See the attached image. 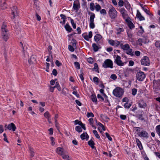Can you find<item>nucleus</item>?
Here are the masks:
<instances>
[{"label":"nucleus","instance_id":"nucleus-1","mask_svg":"<svg viewBox=\"0 0 160 160\" xmlns=\"http://www.w3.org/2000/svg\"><path fill=\"white\" fill-rule=\"evenodd\" d=\"M7 27V25L3 23L1 27L2 38L5 41H7L9 38L8 30L6 28Z\"/></svg>","mask_w":160,"mask_h":160},{"label":"nucleus","instance_id":"nucleus-2","mask_svg":"<svg viewBox=\"0 0 160 160\" xmlns=\"http://www.w3.org/2000/svg\"><path fill=\"white\" fill-rule=\"evenodd\" d=\"M124 90L120 87H117L113 91V95L116 97L121 98L123 94Z\"/></svg>","mask_w":160,"mask_h":160},{"label":"nucleus","instance_id":"nucleus-3","mask_svg":"<svg viewBox=\"0 0 160 160\" xmlns=\"http://www.w3.org/2000/svg\"><path fill=\"white\" fill-rule=\"evenodd\" d=\"M108 14L110 17L112 19L115 18L117 16V12L115 8L112 6L109 8Z\"/></svg>","mask_w":160,"mask_h":160},{"label":"nucleus","instance_id":"nucleus-4","mask_svg":"<svg viewBox=\"0 0 160 160\" xmlns=\"http://www.w3.org/2000/svg\"><path fill=\"white\" fill-rule=\"evenodd\" d=\"M102 66L106 68H113L112 62L109 59H106L104 62Z\"/></svg>","mask_w":160,"mask_h":160},{"label":"nucleus","instance_id":"nucleus-5","mask_svg":"<svg viewBox=\"0 0 160 160\" xmlns=\"http://www.w3.org/2000/svg\"><path fill=\"white\" fill-rule=\"evenodd\" d=\"M114 62L118 65L122 66L124 65V63L121 60V58L120 56L114 55Z\"/></svg>","mask_w":160,"mask_h":160},{"label":"nucleus","instance_id":"nucleus-6","mask_svg":"<svg viewBox=\"0 0 160 160\" xmlns=\"http://www.w3.org/2000/svg\"><path fill=\"white\" fill-rule=\"evenodd\" d=\"M136 79L139 81H143L146 77V75L144 72L140 71L138 72L136 74Z\"/></svg>","mask_w":160,"mask_h":160},{"label":"nucleus","instance_id":"nucleus-7","mask_svg":"<svg viewBox=\"0 0 160 160\" xmlns=\"http://www.w3.org/2000/svg\"><path fill=\"white\" fill-rule=\"evenodd\" d=\"M141 64L142 65L146 66H148L150 63L149 58L147 56H144L141 61Z\"/></svg>","mask_w":160,"mask_h":160},{"label":"nucleus","instance_id":"nucleus-8","mask_svg":"<svg viewBox=\"0 0 160 160\" xmlns=\"http://www.w3.org/2000/svg\"><path fill=\"white\" fill-rule=\"evenodd\" d=\"M119 10L122 16L124 19H125V20L126 19H128L129 17L127 14V12L124 8H120L119 9Z\"/></svg>","mask_w":160,"mask_h":160},{"label":"nucleus","instance_id":"nucleus-9","mask_svg":"<svg viewBox=\"0 0 160 160\" xmlns=\"http://www.w3.org/2000/svg\"><path fill=\"white\" fill-rule=\"evenodd\" d=\"M13 18L18 16V10L16 6H13L11 8Z\"/></svg>","mask_w":160,"mask_h":160},{"label":"nucleus","instance_id":"nucleus-10","mask_svg":"<svg viewBox=\"0 0 160 160\" xmlns=\"http://www.w3.org/2000/svg\"><path fill=\"white\" fill-rule=\"evenodd\" d=\"M5 128H6L5 130H6V129L7 128L9 130L12 129L13 131H15L16 129V126L15 124L13 123H11L10 124H8V126H7V125H5Z\"/></svg>","mask_w":160,"mask_h":160},{"label":"nucleus","instance_id":"nucleus-11","mask_svg":"<svg viewBox=\"0 0 160 160\" xmlns=\"http://www.w3.org/2000/svg\"><path fill=\"white\" fill-rule=\"evenodd\" d=\"M138 135L140 137L144 138H148V133L145 131H142L140 132H139L138 133Z\"/></svg>","mask_w":160,"mask_h":160},{"label":"nucleus","instance_id":"nucleus-12","mask_svg":"<svg viewBox=\"0 0 160 160\" xmlns=\"http://www.w3.org/2000/svg\"><path fill=\"white\" fill-rule=\"evenodd\" d=\"M108 42L111 45L116 47H118L121 44L120 42L116 40H109L108 41Z\"/></svg>","mask_w":160,"mask_h":160},{"label":"nucleus","instance_id":"nucleus-13","mask_svg":"<svg viewBox=\"0 0 160 160\" xmlns=\"http://www.w3.org/2000/svg\"><path fill=\"white\" fill-rule=\"evenodd\" d=\"M153 86L157 90H160V80L153 81Z\"/></svg>","mask_w":160,"mask_h":160},{"label":"nucleus","instance_id":"nucleus-14","mask_svg":"<svg viewBox=\"0 0 160 160\" xmlns=\"http://www.w3.org/2000/svg\"><path fill=\"white\" fill-rule=\"evenodd\" d=\"M138 104L139 107L141 108H145L147 106L146 103L143 100H139L138 102Z\"/></svg>","mask_w":160,"mask_h":160},{"label":"nucleus","instance_id":"nucleus-15","mask_svg":"<svg viewBox=\"0 0 160 160\" xmlns=\"http://www.w3.org/2000/svg\"><path fill=\"white\" fill-rule=\"evenodd\" d=\"M57 153L60 155H62L64 153H66V152L64 148L61 147H58L56 149Z\"/></svg>","mask_w":160,"mask_h":160},{"label":"nucleus","instance_id":"nucleus-16","mask_svg":"<svg viewBox=\"0 0 160 160\" xmlns=\"http://www.w3.org/2000/svg\"><path fill=\"white\" fill-rule=\"evenodd\" d=\"M36 57L35 56H32L28 60V62L30 64L35 63L36 62Z\"/></svg>","mask_w":160,"mask_h":160},{"label":"nucleus","instance_id":"nucleus-17","mask_svg":"<svg viewBox=\"0 0 160 160\" xmlns=\"http://www.w3.org/2000/svg\"><path fill=\"white\" fill-rule=\"evenodd\" d=\"M130 18H128V19H126V21L128 23V24L129 28L131 29H132L135 26L131 22V21L130 20Z\"/></svg>","mask_w":160,"mask_h":160},{"label":"nucleus","instance_id":"nucleus-18","mask_svg":"<svg viewBox=\"0 0 160 160\" xmlns=\"http://www.w3.org/2000/svg\"><path fill=\"white\" fill-rule=\"evenodd\" d=\"M128 48L125 50L126 51V53L131 56H133L134 54L132 49L131 48L130 46Z\"/></svg>","mask_w":160,"mask_h":160},{"label":"nucleus","instance_id":"nucleus-19","mask_svg":"<svg viewBox=\"0 0 160 160\" xmlns=\"http://www.w3.org/2000/svg\"><path fill=\"white\" fill-rule=\"evenodd\" d=\"M120 46L121 48L124 51H125L127 49L129 48H128L130 46L129 45L128 43L125 44L121 43Z\"/></svg>","mask_w":160,"mask_h":160},{"label":"nucleus","instance_id":"nucleus-20","mask_svg":"<svg viewBox=\"0 0 160 160\" xmlns=\"http://www.w3.org/2000/svg\"><path fill=\"white\" fill-rule=\"evenodd\" d=\"M80 137L82 140H84L85 139H86V140H87L89 138V136L87 133L86 132L82 134L80 136Z\"/></svg>","mask_w":160,"mask_h":160},{"label":"nucleus","instance_id":"nucleus-21","mask_svg":"<svg viewBox=\"0 0 160 160\" xmlns=\"http://www.w3.org/2000/svg\"><path fill=\"white\" fill-rule=\"evenodd\" d=\"M136 141L137 144L140 150H142L143 149V147L142 146L141 143L140 141L137 138H136Z\"/></svg>","mask_w":160,"mask_h":160},{"label":"nucleus","instance_id":"nucleus-22","mask_svg":"<svg viewBox=\"0 0 160 160\" xmlns=\"http://www.w3.org/2000/svg\"><path fill=\"white\" fill-rule=\"evenodd\" d=\"M102 37L100 34H97L94 36V40L96 42H98L102 38Z\"/></svg>","mask_w":160,"mask_h":160},{"label":"nucleus","instance_id":"nucleus-23","mask_svg":"<svg viewBox=\"0 0 160 160\" xmlns=\"http://www.w3.org/2000/svg\"><path fill=\"white\" fill-rule=\"evenodd\" d=\"M100 117L105 122H108L109 120V118L106 115L103 114H101Z\"/></svg>","mask_w":160,"mask_h":160},{"label":"nucleus","instance_id":"nucleus-24","mask_svg":"<svg viewBox=\"0 0 160 160\" xmlns=\"http://www.w3.org/2000/svg\"><path fill=\"white\" fill-rule=\"evenodd\" d=\"M137 17L140 21L143 20L145 19L141 15L140 13L138 11L137 14Z\"/></svg>","mask_w":160,"mask_h":160},{"label":"nucleus","instance_id":"nucleus-25","mask_svg":"<svg viewBox=\"0 0 160 160\" xmlns=\"http://www.w3.org/2000/svg\"><path fill=\"white\" fill-rule=\"evenodd\" d=\"M88 144L92 148L94 149L95 148V150H96V148L94 147V142L91 139L89 140L88 142Z\"/></svg>","mask_w":160,"mask_h":160},{"label":"nucleus","instance_id":"nucleus-26","mask_svg":"<svg viewBox=\"0 0 160 160\" xmlns=\"http://www.w3.org/2000/svg\"><path fill=\"white\" fill-rule=\"evenodd\" d=\"M65 28L66 30L69 32H71L72 30V29L68 23H67L65 25Z\"/></svg>","mask_w":160,"mask_h":160},{"label":"nucleus","instance_id":"nucleus-27","mask_svg":"<svg viewBox=\"0 0 160 160\" xmlns=\"http://www.w3.org/2000/svg\"><path fill=\"white\" fill-rule=\"evenodd\" d=\"M89 14L91 15L90 18V22H94V19L95 18V15L93 12L89 13Z\"/></svg>","mask_w":160,"mask_h":160},{"label":"nucleus","instance_id":"nucleus-28","mask_svg":"<svg viewBox=\"0 0 160 160\" xmlns=\"http://www.w3.org/2000/svg\"><path fill=\"white\" fill-rule=\"evenodd\" d=\"M88 121H89V123L90 124L91 126H92V127L96 129V127L95 126H94V125H93V124L94 122H93V118H89L88 120Z\"/></svg>","mask_w":160,"mask_h":160},{"label":"nucleus","instance_id":"nucleus-29","mask_svg":"<svg viewBox=\"0 0 160 160\" xmlns=\"http://www.w3.org/2000/svg\"><path fill=\"white\" fill-rule=\"evenodd\" d=\"M92 47H93V50L94 52H97L99 49V48L95 43H93L92 44Z\"/></svg>","mask_w":160,"mask_h":160},{"label":"nucleus","instance_id":"nucleus-30","mask_svg":"<svg viewBox=\"0 0 160 160\" xmlns=\"http://www.w3.org/2000/svg\"><path fill=\"white\" fill-rule=\"evenodd\" d=\"M44 116L45 118H47L48 121H49V119L50 117V115L49 114V113L47 111L44 114Z\"/></svg>","mask_w":160,"mask_h":160},{"label":"nucleus","instance_id":"nucleus-31","mask_svg":"<svg viewBox=\"0 0 160 160\" xmlns=\"http://www.w3.org/2000/svg\"><path fill=\"white\" fill-rule=\"evenodd\" d=\"M91 98L93 102H97V99L95 95L92 94L91 95Z\"/></svg>","mask_w":160,"mask_h":160},{"label":"nucleus","instance_id":"nucleus-32","mask_svg":"<svg viewBox=\"0 0 160 160\" xmlns=\"http://www.w3.org/2000/svg\"><path fill=\"white\" fill-rule=\"evenodd\" d=\"M67 152H66V153H64L63 154L62 156V158L65 160H66L68 158H69V155L68 154H67Z\"/></svg>","mask_w":160,"mask_h":160},{"label":"nucleus","instance_id":"nucleus-33","mask_svg":"<svg viewBox=\"0 0 160 160\" xmlns=\"http://www.w3.org/2000/svg\"><path fill=\"white\" fill-rule=\"evenodd\" d=\"M29 150L30 153V156L32 157L34 155V152L33 149L30 147L29 148Z\"/></svg>","mask_w":160,"mask_h":160},{"label":"nucleus","instance_id":"nucleus-34","mask_svg":"<svg viewBox=\"0 0 160 160\" xmlns=\"http://www.w3.org/2000/svg\"><path fill=\"white\" fill-rule=\"evenodd\" d=\"M99 79L97 77H95L93 78V81L95 83H96L97 84H98L99 82Z\"/></svg>","mask_w":160,"mask_h":160},{"label":"nucleus","instance_id":"nucleus-35","mask_svg":"<svg viewBox=\"0 0 160 160\" xmlns=\"http://www.w3.org/2000/svg\"><path fill=\"white\" fill-rule=\"evenodd\" d=\"M54 87L55 88H57L59 91H61V88L58 82H56L55 85Z\"/></svg>","mask_w":160,"mask_h":160},{"label":"nucleus","instance_id":"nucleus-36","mask_svg":"<svg viewBox=\"0 0 160 160\" xmlns=\"http://www.w3.org/2000/svg\"><path fill=\"white\" fill-rule=\"evenodd\" d=\"M144 42L143 40L142 39L139 38V39L137 42L138 44L142 46V42Z\"/></svg>","mask_w":160,"mask_h":160},{"label":"nucleus","instance_id":"nucleus-37","mask_svg":"<svg viewBox=\"0 0 160 160\" xmlns=\"http://www.w3.org/2000/svg\"><path fill=\"white\" fill-rule=\"evenodd\" d=\"M93 132L97 138L99 139L100 138V137L96 130H93Z\"/></svg>","mask_w":160,"mask_h":160},{"label":"nucleus","instance_id":"nucleus-38","mask_svg":"<svg viewBox=\"0 0 160 160\" xmlns=\"http://www.w3.org/2000/svg\"><path fill=\"white\" fill-rule=\"evenodd\" d=\"M82 37L86 40L88 41L89 38L88 35L86 33H83L82 35Z\"/></svg>","mask_w":160,"mask_h":160},{"label":"nucleus","instance_id":"nucleus-39","mask_svg":"<svg viewBox=\"0 0 160 160\" xmlns=\"http://www.w3.org/2000/svg\"><path fill=\"white\" fill-rule=\"evenodd\" d=\"M156 130L159 136H160V125H158L156 127Z\"/></svg>","mask_w":160,"mask_h":160},{"label":"nucleus","instance_id":"nucleus-40","mask_svg":"<svg viewBox=\"0 0 160 160\" xmlns=\"http://www.w3.org/2000/svg\"><path fill=\"white\" fill-rule=\"evenodd\" d=\"M75 130L79 132H81L82 131L81 128L79 126H77L76 127Z\"/></svg>","mask_w":160,"mask_h":160},{"label":"nucleus","instance_id":"nucleus-41","mask_svg":"<svg viewBox=\"0 0 160 160\" xmlns=\"http://www.w3.org/2000/svg\"><path fill=\"white\" fill-rule=\"evenodd\" d=\"M90 9L92 11H93L95 9L94 4L93 2H91L90 3Z\"/></svg>","mask_w":160,"mask_h":160},{"label":"nucleus","instance_id":"nucleus-42","mask_svg":"<svg viewBox=\"0 0 160 160\" xmlns=\"http://www.w3.org/2000/svg\"><path fill=\"white\" fill-rule=\"evenodd\" d=\"M131 106V104L127 102L125 103L124 105V108H127L128 109Z\"/></svg>","mask_w":160,"mask_h":160},{"label":"nucleus","instance_id":"nucleus-43","mask_svg":"<svg viewBox=\"0 0 160 160\" xmlns=\"http://www.w3.org/2000/svg\"><path fill=\"white\" fill-rule=\"evenodd\" d=\"M73 8L74 10H78L79 8V5L74 3Z\"/></svg>","mask_w":160,"mask_h":160},{"label":"nucleus","instance_id":"nucleus-44","mask_svg":"<svg viewBox=\"0 0 160 160\" xmlns=\"http://www.w3.org/2000/svg\"><path fill=\"white\" fill-rule=\"evenodd\" d=\"M74 65H75V67L76 68L78 69H80V64H79V63L77 62H74Z\"/></svg>","mask_w":160,"mask_h":160},{"label":"nucleus","instance_id":"nucleus-45","mask_svg":"<svg viewBox=\"0 0 160 160\" xmlns=\"http://www.w3.org/2000/svg\"><path fill=\"white\" fill-rule=\"evenodd\" d=\"M93 69L95 70V71L97 72H99V71L98 70V64L96 63H95L94 64V67L93 68Z\"/></svg>","mask_w":160,"mask_h":160},{"label":"nucleus","instance_id":"nucleus-46","mask_svg":"<svg viewBox=\"0 0 160 160\" xmlns=\"http://www.w3.org/2000/svg\"><path fill=\"white\" fill-rule=\"evenodd\" d=\"M155 45L157 48L160 49V41L156 42L155 43Z\"/></svg>","mask_w":160,"mask_h":160},{"label":"nucleus","instance_id":"nucleus-47","mask_svg":"<svg viewBox=\"0 0 160 160\" xmlns=\"http://www.w3.org/2000/svg\"><path fill=\"white\" fill-rule=\"evenodd\" d=\"M137 117L139 119L141 120V121H143L144 119V118L143 117L142 114L138 115L137 116Z\"/></svg>","mask_w":160,"mask_h":160},{"label":"nucleus","instance_id":"nucleus-48","mask_svg":"<svg viewBox=\"0 0 160 160\" xmlns=\"http://www.w3.org/2000/svg\"><path fill=\"white\" fill-rule=\"evenodd\" d=\"M71 22L72 25V26L73 27V28H76V24L75 23H74V20L72 19H71Z\"/></svg>","mask_w":160,"mask_h":160},{"label":"nucleus","instance_id":"nucleus-49","mask_svg":"<svg viewBox=\"0 0 160 160\" xmlns=\"http://www.w3.org/2000/svg\"><path fill=\"white\" fill-rule=\"evenodd\" d=\"M87 116L88 118H89L90 117H93L94 115L92 112H88L87 114Z\"/></svg>","mask_w":160,"mask_h":160},{"label":"nucleus","instance_id":"nucleus-50","mask_svg":"<svg viewBox=\"0 0 160 160\" xmlns=\"http://www.w3.org/2000/svg\"><path fill=\"white\" fill-rule=\"evenodd\" d=\"M90 28H93L95 27V25L94 23V22H90Z\"/></svg>","mask_w":160,"mask_h":160},{"label":"nucleus","instance_id":"nucleus-51","mask_svg":"<svg viewBox=\"0 0 160 160\" xmlns=\"http://www.w3.org/2000/svg\"><path fill=\"white\" fill-rule=\"evenodd\" d=\"M124 2L122 0H120L119 1L118 3L119 6L122 7L123 6Z\"/></svg>","mask_w":160,"mask_h":160},{"label":"nucleus","instance_id":"nucleus-52","mask_svg":"<svg viewBox=\"0 0 160 160\" xmlns=\"http://www.w3.org/2000/svg\"><path fill=\"white\" fill-rule=\"evenodd\" d=\"M117 33L118 34H119L121 32L124 31V29H123V28H118L117 29Z\"/></svg>","mask_w":160,"mask_h":160},{"label":"nucleus","instance_id":"nucleus-53","mask_svg":"<svg viewBox=\"0 0 160 160\" xmlns=\"http://www.w3.org/2000/svg\"><path fill=\"white\" fill-rule=\"evenodd\" d=\"M101 8V7L99 4H97L95 6V9L97 11H99Z\"/></svg>","mask_w":160,"mask_h":160},{"label":"nucleus","instance_id":"nucleus-54","mask_svg":"<svg viewBox=\"0 0 160 160\" xmlns=\"http://www.w3.org/2000/svg\"><path fill=\"white\" fill-rule=\"evenodd\" d=\"M110 78L114 80H115L117 79V77L115 74H112L111 75Z\"/></svg>","mask_w":160,"mask_h":160},{"label":"nucleus","instance_id":"nucleus-55","mask_svg":"<svg viewBox=\"0 0 160 160\" xmlns=\"http://www.w3.org/2000/svg\"><path fill=\"white\" fill-rule=\"evenodd\" d=\"M132 94L133 96L135 95L136 94L137 92V89H132Z\"/></svg>","mask_w":160,"mask_h":160},{"label":"nucleus","instance_id":"nucleus-56","mask_svg":"<svg viewBox=\"0 0 160 160\" xmlns=\"http://www.w3.org/2000/svg\"><path fill=\"white\" fill-rule=\"evenodd\" d=\"M68 49L69 51L72 52H73L74 51V48L71 45H68Z\"/></svg>","mask_w":160,"mask_h":160},{"label":"nucleus","instance_id":"nucleus-57","mask_svg":"<svg viewBox=\"0 0 160 160\" xmlns=\"http://www.w3.org/2000/svg\"><path fill=\"white\" fill-rule=\"evenodd\" d=\"M50 139H51V144L52 146H53L55 144V142H54L55 139L53 137H50Z\"/></svg>","mask_w":160,"mask_h":160},{"label":"nucleus","instance_id":"nucleus-58","mask_svg":"<svg viewBox=\"0 0 160 160\" xmlns=\"http://www.w3.org/2000/svg\"><path fill=\"white\" fill-rule=\"evenodd\" d=\"M142 9L147 14L150 15L149 11L147 8H144V7H142Z\"/></svg>","mask_w":160,"mask_h":160},{"label":"nucleus","instance_id":"nucleus-59","mask_svg":"<svg viewBox=\"0 0 160 160\" xmlns=\"http://www.w3.org/2000/svg\"><path fill=\"white\" fill-rule=\"evenodd\" d=\"M105 134H106V137L108 138V140H109L110 141L112 140V138L110 136V135L108 133L106 132L105 133Z\"/></svg>","mask_w":160,"mask_h":160},{"label":"nucleus","instance_id":"nucleus-60","mask_svg":"<svg viewBox=\"0 0 160 160\" xmlns=\"http://www.w3.org/2000/svg\"><path fill=\"white\" fill-rule=\"evenodd\" d=\"M100 12L101 14H106L107 12L106 10L105 9H102L100 11Z\"/></svg>","mask_w":160,"mask_h":160},{"label":"nucleus","instance_id":"nucleus-61","mask_svg":"<svg viewBox=\"0 0 160 160\" xmlns=\"http://www.w3.org/2000/svg\"><path fill=\"white\" fill-rule=\"evenodd\" d=\"M120 118L122 120H125L126 118V116L125 115H120Z\"/></svg>","mask_w":160,"mask_h":160},{"label":"nucleus","instance_id":"nucleus-62","mask_svg":"<svg viewBox=\"0 0 160 160\" xmlns=\"http://www.w3.org/2000/svg\"><path fill=\"white\" fill-rule=\"evenodd\" d=\"M134 62L132 61L131 60L129 61L128 66H132L134 65Z\"/></svg>","mask_w":160,"mask_h":160},{"label":"nucleus","instance_id":"nucleus-63","mask_svg":"<svg viewBox=\"0 0 160 160\" xmlns=\"http://www.w3.org/2000/svg\"><path fill=\"white\" fill-rule=\"evenodd\" d=\"M55 64L58 67H59L62 65V64L60 63V62L58 60L56 61L55 62Z\"/></svg>","mask_w":160,"mask_h":160},{"label":"nucleus","instance_id":"nucleus-64","mask_svg":"<svg viewBox=\"0 0 160 160\" xmlns=\"http://www.w3.org/2000/svg\"><path fill=\"white\" fill-rule=\"evenodd\" d=\"M52 74L55 76H56L57 74V71L56 69H54L52 71Z\"/></svg>","mask_w":160,"mask_h":160}]
</instances>
